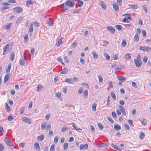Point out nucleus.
<instances>
[{"mask_svg":"<svg viewBox=\"0 0 151 151\" xmlns=\"http://www.w3.org/2000/svg\"><path fill=\"white\" fill-rule=\"evenodd\" d=\"M29 40V37L28 35L27 34H26L25 35L24 38V41L25 43L27 42Z\"/></svg>","mask_w":151,"mask_h":151,"instance_id":"nucleus-19","label":"nucleus"},{"mask_svg":"<svg viewBox=\"0 0 151 151\" xmlns=\"http://www.w3.org/2000/svg\"><path fill=\"white\" fill-rule=\"evenodd\" d=\"M104 56L106 58V59L107 60H109L110 59V57L109 55L106 52L104 53Z\"/></svg>","mask_w":151,"mask_h":151,"instance_id":"nucleus-24","label":"nucleus"},{"mask_svg":"<svg viewBox=\"0 0 151 151\" xmlns=\"http://www.w3.org/2000/svg\"><path fill=\"white\" fill-rule=\"evenodd\" d=\"M114 129L115 130H120L121 129V127L118 124H116L114 126Z\"/></svg>","mask_w":151,"mask_h":151,"instance_id":"nucleus-23","label":"nucleus"},{"mask_svg":"<svg viewBox=\"0 0 151 151\" xmlns=\"http://www.w3.org/2000/svg\"><path fill=\"white\" fill-rule=\"evenodd\" d=\"M111 97L113 98V99H114L115 100L116 99V95L113 91H111Z\"/></svg>","mask_w":151,"mask_h":151,"instance_id":"nucleus-34","label":"nucleus"},{"mask_svg":"<svg viewBox=\"0 0 151 151\" xmlns=\"http://www.w3.org/2000/svg\"><path fill=\"white\" fill-rule=\"evenodd\" d=\"M113 6L114 9L115 10H117L119 9L118 6L116 4H114L113 5Z\"/></svg>","mask_w":151,"mask_h":151,"instance_id":"nucleus-33","label":"nucleus"},{"mask_svg":"<svg viewBox=\"0 0 151 151\" xmlns=\"http://www.w3.org/2000/svg\"><path fill=\"white\" fill-rule=\"evenodd\" d=\"M68 70L66 68L63 69L62 72H60L61 74H65L67 73Z\"/></svg>","mask_w":151,"mask_h":151,"instance_id":"nucleus-44","label":"nucleus"},{"mask_svg":"<svg viewBox=\"0 0 151 151\" xmlns=\"http://www.w3.org/2000/svg\"><path fill=\"white\" fill-rule=\"evenodd\" d=\"M133 40L135 42H138L139 40V35L137 33H136L133 38Z\"/></svg>","mask_w":151,"mask_h":151,"instance_id":"nucleus-10","label":"nucleus"},{"mask_svg":"<svg viewBox=\"0 0 151 151\" xmlns=\"http://www.w3.org/2000/svg\"><path fill=\"white\" fill-rule=\"evenodd\" d=\"M33 1L32 0H27L26 2V4L27 6L30 4H33Z\"/></svg>","mask_w":151,"mask_h":151,"instance_id":"nucleus-28","label":"nucleus"},{"mask_svg":"<svg viewBox=\"0 0 151 151\" xmlns=\"http://www.w3.org/2000/svg\"><path fill=\"white\" fill-rule=\"evenodd\" d=\"M11 63H9V64L6 68V73L8 74H9L10 73V70L11 68Z\"/></svg>","mask_w":151,"mask_h":151,"instance_id":"nucleus-13","label":"nucleus"},{"mask_svg":"<svg viewBox=\"0 0 151 151\" xmlns=\"http://www.w3.org/2000/svg\"><path fill=\"white\" fill-rule=\"evenodd\" d=\"M127 45V42L126 40H122V47H124L126 46Z\"/></svg>","mask_w":151,"mask_h":151,"instance_id":"nucleus-40","label":"nucleus"},{"mask_svg":"<svg viewBox=\"0 0 151 151\" xmlns=\"http://www.w3.org/2000/svg\"><path fill=\"white\" fill-rule=\"evenodd\" d=\"M98 78H99V82L100 83H102L103 81V79L101 76L99 75L98 76Z\"/></svg>","mask_w":151,"mask_h":151,"instance_id":"nucleus-42","label":"nucleus"},{"mask_svg":"<svg viewBox=\"0 0 151 151\" xmlns=\"http://www.w3.org/2000/svg\"><path fill=\"white\" fill-rule=\"evenodd\" d=\"M118 55H119L118 53H117V54H115L112 57V58H113V59L114 60H117L118 59Z\"/></svg>","mask_w":151,"mask_h":151,"instance_id":"nucleus-35","label":"nucleus"},{"mask_svg":"<svg viewBox=\"0 0 151 151\" xmlns=\"http://www.w3.org/2000/svg\"><path fill=\"white\" fill-rule=\"evenodd\" d=\"M107 119L108 120L109 122H110L112 123H114V121L111 118H110V117H108V118H107Z\"/></svg>","mask_w":151,"mask_h":151,"instance_id":"nucleus-59","label":"nucleus"},{"mask_svg":"<svg viewBox=\"0 0 151 151\" xmlns=\"http://www.w3.org/2000/svg\"><path fill=\"white\" fill-rule=\"evenodd\" d=\"M65 81L69 83H74V82L73 81L72 79H69V78H66L65 80Z\"/></svg>","mask_w":151,"mask_h":151,"instance_id":"nucleus-20","label":"nucleus"},{"mask_svg":"<svg viewBox=\"0 0 151 151\" xmlns=\"http://www.w3.org/2000/svg\"><path fill=\"white\" fill-rule=\"evenodd\" d=\"M9 44H7L3 48L4 52L3 54L4 55V54L5 52L7 50H8L9 48Z\"/></svg>","mask_w":151,"mask_h":151,"instance_id":"nucleus-12","label":"nucleus"},{"mask_svg":"<svg viewBox=\"0 0 151 151\" xmlns=\"http://www.w3.org/2000/svg\"><path fill=\"white\" fill-rule=\"evenodd\" d=\"M68 146V144L67 143H64L63 145V149L64 150H67Z\"/></svg>","mask_w":151,"mask_h":151,"instance_id":"nucleus-47","label":"nucleus"},{"mask_svg":"<svg viewBox=\"0 0 151 151\" xmlns=\"http://www.w3.org/2000/svg\"><path fill=\"white\" fill-rule=\"evenodd\" d=\"M8 2L10 3H15L16 1L15 0H9L7 1Z\"/></svg>","mask_w":151,"mask_h":151,"instance_id":"nucleus-54","label":"nucleus"},{"mask_svg":"<svg viewBox=\"0 0 151 151\" xmlns=\"http://www.w3.org/2000/svg\"><path fill=\"white\" fill-rule=\"evenodd\" d=\"M111 146L115 149L119 150H121V149H120L119 148H118V147L115 145L113 143H111Z\"/></svg>","mask_w":151,"mask_h":151,"instance_id":"nucleus-27","label":"nucleus"},{"mask_svg":"<svg viewBox=\"0 0 151 151\" xmlns=\"http://www.w3.org/2000/svg\"><path fill=\"white\" fill-rule=\"evenodd\" d=\"M147 58L146 56H144L143 57V62L145 63L147 62Z\"/></svg>","mask_w":151,"mask_h":151,"instance_id":"nucleus-62","label":"nucleus"},{"mask_svg":"<svg viewBox=\"0 0 151 151\" xmlns=\"http://www.w3.org/2000/svg\"><path fill=\"white\" fill-rule=\"evenodd\" d=\"M115 27L116 29L119 30H120L122 28V26L119 24L116 25Z\"/></svg>","mask_w":151,"mask_h":151,"instance_id":"nucleus-36","label":"nucleus"},{"mask_svg":"<svg viewBox=\"0 0 151 151\" xmlns=\"http://www.w3.org/2000/svg\"><path fill=\"white\" fill-rule=\"evenodd\" d=\"M34 146L35 149L37 151H40V149L38 143L36 142L34 144Z\"/></svg>","mask_w":151,"mask_h":151,"instance_id":"nucleus-7","label":"nucleus"},{"mask_svg":"<svg viewBox=\"0 0 151 151\" xmlns=\"http://www.w3.org/2000/svg\"><path fill=\"white\" fill-rule=\"evenodd\" d=\"M145 136V134L143 133L142 132H141L139 135V138L141 139H143L144 137Z\"/></svg>","mask_w":151,"mask_h":151,"instance_id":"nucleus-21","label":"nucleus"},{"mask_svg":"<svg viewBox=\"0 0 151 151\" xmlns=\"http://www.w3.org/2000/svg\"><path fill=\"white\" fill-rule=\"evenodd\" d=\"M139 49L143 52L146 51L147 52H149L150 51H151V47L148 46H147L145 47L140 46Z\"/></svg>","mask_w":151,"mask_h":151,"instance_id":"nucleus-3","label":"nucleus"},{"mask_svg":"<svg viewBox=\"0 0 151 151\" xmlns=\"http://www.w3.org/2000/svg\"><path fill=\"white\" fill-rule=\"evenodd\" d=\"M110 97L109 96H108L107 98V106H109L110 103V100L109 99Z\"/></svg>","mask_w":151,"mask_h":151,"instance_id":"nucleus-52","label":"nucleus"},{"mask_svg":"<svg viewBox=\"0 0 151 151\" xmlns=\"http://www.w3.org/2000/svg\"><path fill=\"white\" fill-rule=\"evenodd\" d=\"M88 145L87 144L85 145L81 144L80 146L79 149L80 150L83 149L86 150L88 149Z\"/></svg>","mask_w":151,"mask_h":151,"instance_id":"nucleus-8","label":"nucleus"},{"mask_svg":"<svg viewBox=\"0 0 151 151\" xmlns=\"http://www.w3.org/2000/svg\"><path fill=\"white\" fill-rule=\"evenodd\" d=\"M43 88V86L41 85H38L37 86V91H38Z\"/></svg>","mask_w":151,"mask_h":151,"instance_id":"nucleus-31","label":"nucleus"},{"mask_svg":"<svg viewBox=\"0 0 151 151\" xmlns=\"http://www.w3.org/2000/svg\"><path fill=\"white\" fill-rule=\"evenodd\" d=\"M59 137L57 136H56L55 137L54 139V142L55 143H57L58 142Z\"/></svg>","mask_w":151,"mask_h":151,"instance_id":"nucleus-41","label":"nucleus"},{"mask_svg":"<svg viewBox=\"0 0 151 151\" xmlns=\"http://www.w3.org/2000/svg\"><path fill=\"white\" fill-rule=\"evenodd\" d=\"M5 142L7 145L9 146H12L14 145L13 143L8 138H5L4 139Z\"/></svg>","mask_w":151,"mask_h":151,"instance_id":"nucleus-5","label":"nucleus"},{"mask_svg":"<svg viewBox=\"0 0 151 151\" xmlns=\"http://www.w3.org/2000/svg\"><path fill=\"white\" fill-rule=\"evenodd\" d=\"M120 110L117 109L116 110V113L118 115H120L121 114V112L122 114L124 116H126V111L124 107L121 106H119Z\"/></svg>","mask_w":151,"mask_h":151,"instance_id":"nucleus-2","label":"nucleus"},{"mask_svg":"<svg viewBox=\"0 0 151 151\" xmlns=\"http://www.w3.org/2000/svg\"><path fill=\"white\" fill-rule=\"evenodd\" d=\"M83 94L85 98L86 99L88 97V92L87 90H86L84 91L83 92Z\"/></svg>","mask_w":151,"mask_h":151,"instance_id":"nucleus-18","label":"nucleus"},{"mask_svg":"<svg viewBox=\"0 0 151 151\" xmlns=\"http://www.w3.org/2000/svg\"><path fill=\"white\" fill-rule=\"evenodd\" d=\"M124 57L126 60L128 61L131 58V54L129 53H127L124 55Z\"/></svg>","mask_w":151,"mask_h":151,"instance_id":"nucleus-11","label":"nucleus"},{"mask_svg":"<svg viewBox=\"0 0 151 151\" xmlns=\"http://www.w3.org/2000/svg\"><path fill=\"white\" fill-rule=\"evenodd\" d=\"M8 120L9 121H12L14 119V118L11 116H9L8 118Z\"/></svg>","mask_w":151,"mask_h":151,"instance_id":"nucleus-64","label":"nucleus"},{"mask_svg":"<svg viewBox=\"0 0 151 151\" xmlns=\"http://www.w3.org/2000/svg\"><path fill=\"white\" fill-rule=\"evenodd\" d=\"M9 6H4L1 9V10L3 12L4 10L9 9Z\"/></svg>","mask_w":151,"mask_h":151,"instance_id":"nucleus-49","label":"nucleus"},{"mask_svg":"<svg viewBox=\"0 0 151 151\" xmlns=\"http://www.w3.org/2000/svg\"><path fill=\"white\" fill-rule=\"evenodd\" d=\"M92 54L94 58L96 59L98 58L99 57L98 55L96 53V52L93 51L92 52Z\"/></svg>","mask_w":151,"mask_h":151,"instance_id":"nucleus-26","label":"nucleus"},{"mask_svg":"<svg viewBox=\"0 0 151 151\" xmlns=\"http://www.w3.org/2000/svg\"><path fill=\"white\" fill-rule=\"evenodd\" d=\"M74 2L73 1H71L70 0L67 1L65 3V5L67 6L73 7L74 6Z\"/></svg>","mask_w":151,"mask_h":151,"instance_id":"nucleus-6","label":"nucleus"},{"mask_svg":"<svg viewBox=\"0 0 151 151\" xmlns=\"http://www.w3.org/2000/svg\"><path fill=\"white\" fill-rule=\"evenodd\" d=\"M9 74H7L5 76H4V83H5L6 82H7L9 79Z\"/></svg>","mask_w":151,"mask_h":151,"instance_id":"nucleus-22","label":"nucleus"},{"mask_svg":"<svg viewBox=\"0 0 151 151\" xmlns=\"http://www.w3.org/2000/svg\"><path fill=\"white\" fill-rule=\"evenodd\" d=\"M5 109L8 112H9L11 110L10 108L7 103H5Z\"/></svg>","mask_w":151,"mask_h":151,"instance_id":"nucleus-25","label":"nucleus"},{"mask_svg":"<svg viewBox=\"0 0 151 151\" xmlns=\"http://www.w3.org/2000/svg\"><path fill=\"white\" fill-rule=\"evenodd\" d=\"M25 57L24 56V58H22L20 59L19 60V63L20 65H24V64L25 61Z\"/></svg>","mask_w":151,"mask_h":151,"instance_id":"nucleus-17","label":"nucleus"},{"mask_svg":"<svg viewBox=\"0 0 151 151\" xmlns=\"http://www.w3.org/2000/svg\"><path fill=\"white\" fill-rule=\"evenodd\" d=\"M82 85L84 86L86 88L88 89L89 88L88 85L87 83H83Z\"/></svg>","mask_w":151,"mask_h":151,"instance_id":"nucleus-55","label":"nucleus"},{"mask_svg":"<svg viewBox=\"0 0 151 151\" xmlns=\"http://www.w3.org/2000/svg\"><path fill=\"white\" fill-rule=\"evenodd\" d=\"M45 137L43 135H40L38 136L37 137V139L39 141H42L44 138Z\"/></svg>","mask_w":151,"mask_h":151,"instance_id":"nucleus-16","label":"nucleus"},{"mask_svg":"<svg viewBox=\"0 0 151 151\" xmlns=\"http://www.w3.org/2000/svg\"><path fill=\"white\" fill-rule=\"evenodd\" d=\"M55 145L54 144L52 145H51L50 147V151H54L55 150Z\"/></svg>","mask_w":151,"mask_h":151,"instance_id":"nucleus-51","label":"nucleus"},{"mask_svg":"<svg viewBox=\"0 0 151 151\" xmlns=\"http://www.w3.org/2000/svg\"><path fill=\"white\" fill-rule=\"evenodd\" d=\"M141 122L142 124L143 125H146L147 124V122L145 119H142L141 120Z\"/></svg>","mask_w":151,"mask_h":151,"instance_id":"nucleus-48","label":"nucleus"},{"mask_svg":"<svg viewBox=\"0 0 151 151\" xmlns=\"http://www.w3.org/2000/svg\"><path fill=\"white\" fill-rule=\"evenodd\" d=\"M12 23H10L6 25V27L7 30H9L11 29V26L12 25Z\"/></svg>","mask_w":151,"mask_h":151,"instance_id":"nucleus-30","label":"nucleus"},{"mask_svg":"<svg viewBox=\"0 0 151 151\" xmlns=\"http://www.w3.org/2000/svg\"><path fill=\"white\" fill-rule=\"evenodd\" d=\"M4 147L3 145L0 143V151H2L4 149Z\"/></svg>","mask_w":151,"mask_h":151,"instance_id":"nucleus-63","label":"nucleus"},{"mask_svg":"<svg viewBox=\"0 0 151 151\" xmlns=\"http://www.w3.org/2000/svg\"><path fill=\"white\" fill-rule=\"evenodd\" d=\"M98 124L99 129L101 130L103 128V126L100 123H98Z\"/></svg>","mask_w":151,"mask_h":151,"instance_id":"nucleus-57","label":"nucleus"},{"mask_svg":"<svg viewBox=\"0 0 151 151\" xmlns=\"http://www.w3.org/2000/svg\"><path fill=\"white\" fill-rule=\"evenodd\" d=\"M55 96L58 98H60L61 97V93L59 92H57L55 93Z\"/></svg>","mask_w":151,"mask_h":151,"instance_id":"nucleus-45","label":"nucleus"},{"mask_svg":"<svg viewBox=\"0 0 151 151\" xmlns=\"http://www.w3.org/2000/svg\"><path fill=\"white\" fill-rule=\"evenodd\" d=\"M83 89L81 87L80 88H79L78 91V93L80 94H81L82 92H83Z\"/></svg>","mask_w":151,"mask_h":151,"instance_id":"nucleus-61","label":"nucleus"},{"mask_svg":"<svg viewBox=\"0 0 151 151\" xmlns=\"http://www.w3.org/2000/svg\"><path fill=\"white\" fill-rule=\"evenodd\" d=\"M129 6L130 8H132L134 9H137V5H132L131 4H130L129 5Z\"/></svg>","mask_w":151,"mask_h":151,"instance_id":"nucleus-38","label":"nucleus"},{"mask_svg":"<svg viewBox=\"0 0 151 151\" xmlns=\"http://www.w3.org/2000/svg\"><path fill=\"white\" fill-rule=\"evenodd\" d=\"M134 61L136 66L138 68L141 67L142 64L141 60V57L140 55H138L136 59L134 60Z\"/></svg>","mask_w":151,"mask_h":151,"instance_id":"nucleus-1","label":"nucleus"},{"mask_svg":"<svg viewBox=\"0 0 151 151\" xmlns=\"http://www.w3.org/2000/svg\"><path fill=\"white\" fill-rule=\"evenodd\" d=\"M22 120L23 122H25L28 124H30L31 123L30 120L27 118L24 117L22 119Z\"/></svg>","mask_w":151,"mask_h":151,"instance_id":"nucleus-14","label":"nucleus"},{"mask_svg":"<svg viewBox=\"0 0 151 151\" xmlns=\"http://www.w3.org/2000/svg\"><path fill=\"white\" fill-rule=\"evenodd\" d=\"M33 24L32 23L30 24L28 32L29 33H32L33 32Z\"/></svg>","mask_w":151,"mask_h":151,"instance_id":"nucleus-15","label":"nucleus"},{"mask_svg":"<svg viewBox=\"0 0 151 151\" xmlns=\"http://www.w3.org/2000/svg\"><path fill=\"white\" fill-rule=\"evenodd\" d=\"M13 10L14 12L19 13L21 12L22 11L23 9L22 7L18 6L14 8Z\"/></svg>","mask_w":151,"mask_h":151,"instance_id":"nucleus-4","label":"nucleus"},{"mask_svg":"<svg viewBox=\"0 0 151 151\" xmlns=\"http://www.w3.org/2000/svg\"><path fill=\"white\" fill-rule=\"evenodd\" d=\"M112 116L114 118H116L117 117V115L116 113L114 112H111Z\"/></svg>","mask_w":151,"mask_h":151,"instance_id":"nucleus-56","label":"nucleus"},{"mask_svg":"<svg viewBox=\"0 0 151 151\" xmlns=\"http://www.w3.org/2000/svg\"><path fill=\"white\" fill-rule=\"evenodd\" d=\"M33 24L35 26L37 27H38L40 26V23L37 22H34L33 23Z\"/></svg>","mask_w":151,"mask_h":151,"instance_id":"nucleus-46","label":"nucleus"},{"mask_svg":"<svg viewBox=\"0 0 151 151\" xmlns=\"http://www.w3.org/2000/svg\"><path fill=\"white\" fill-rule=\"evenodd\" d=\"M107 29L109 30L113 34L115 32V29L113 27L111 26H108L107 27Z\"/></svg>","mask_w":151,"mask_h":151,"instance_id":"nucleus-9","label":"nucleus"},{"mask_svg":"<svg viewBox=\"0 0 151 151\" xmlns=\"http://www.w3.org/2000/svg\"><path fill=\"white\" fill-rule=\"evenodd\" d=\"M126 15L128 16V17L126 18L127 19H131V20L132 19L131 17V15L130 14H124V15H123L122 16H125Z\"/></svg>","mask_w":151,"mask_h":151,"instance_id":"nucleus-39","label":"nucleus"},{"mask_svg":"<svg viewBox=\"0 0 151 151\" xmlns=\"http://www.w3.org/2000/svg\"><path fill=\"white\" fill-rule=\"evenodd\" d=\"M118 79L119 81H122L123 82H124L126 80V78L125 77H119Z\"/></svg>","mask_w":151,"mask_h":151,"instance_id":"nucleus-37","label":"nucleus"},{"mask_svg":"<svg viewBox=\"0 0 151 151\" xmlns=\"http://www.w3.org/2000/svg\"><path fill=\"white\" fill-rule=\"evenodd\" d=\"M124 127L125 129L127 130H128L129 129V126L126 124H124Z\"/></svg>","mask_w":151,"mask_h":151,"instance_id":"nucleus-58","label":"nucleus"},{"mask_svg":"<svg viewBox=\"0 0 151 151\" xmlns=\"http://www.w3.org/2000/svg\"><path fill=\"white\" fill-rule=\"evenodd\" d=\"M96 106H97V104L96 103H94L92 105V109L94 111H96Z\"/></svg>","mask_w":151,"mask_h":151,"instance_id":"nucleus-32","label":"nucleus"},{"mask_svg":"<svg viewBox=\"0 0 151 151\" xmlns=\"http://www.w3.org/2000/svg\"><path fill=\"white\" fill-rule=\"evenodd\" d=\"M57 60L58 61L61 62L62 64L63 65H64V64L63 62L62 59L60 57H58Z\"/></svg>","mask_w":151,"mask_h":151,"instance_id":"nucleus-53","label":"nucleus"},{"mask_svg":"<svg viewBox=\"0 0 151 151\" xmlns=\"http://www.w3.org/2000/svg\"><path fill=\"white\" fill-rule=\"evenodd\" d=\"M30 52L32 55H33L35 53V49L33 48H32L31 51Z\"/></svg>","mask_w":151,"mask_h":151,"instance_id":"nucleus-60","label":"nucleus"},{"mask_svg":"<svg viewBox=\"0 0 151 151\" xmlns=\"http://www.w3.org/2000/svg\"><path fill=\"white\" fill-rule=\"evenodd\" d=\"M15 56V54L14 53V52H12L11 53V55H10V60L11 61H12L14 58Z\"/></svg>","mask_w":151,"mask_h":151,"instance_id":"nucleus-29","label":"nucleus"},{"mask_svg":"<svg viewBox=\"0 0 151 151\" xmlns=\"http://www.w3.org/2000/svg\"><path fill=\"white\" fill-rule=\"evenodd\" d=\"M62 43V40L60 39H59L57 43V46L59 47Z\"/></svg>","mask_w":151,"mask_h":151,"instance_id":"nucleus-50","label":"nucleus"},{"mask_svg":"<svg viewBox=\"0 0 151 151\" xmlns=\"http://www.w3.org/2000/svg\"><path fill=\"white\" fill-rule=\"evenodd\" d=\"M78 6L80 7L82 6L83 4V2L81 1H78Z\"/></svg>","mask_w":151,"mask_h":151,"instance_id":"nucleus-43","label":"nucleus"}]
</instances>
